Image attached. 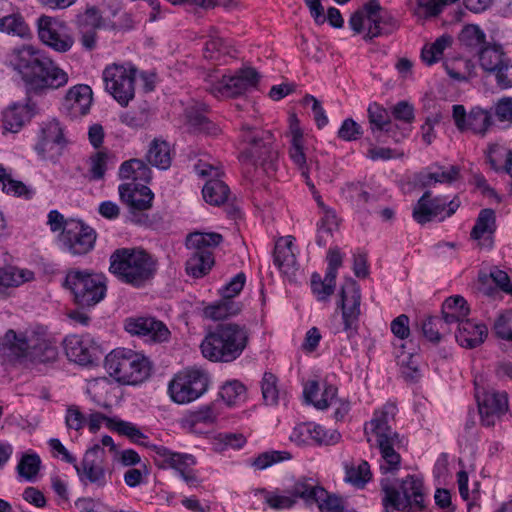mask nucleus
<instances>
[{"label":"nucleus","mask_w":512,"mask_h":512,"mask_svg":"<svg viewBox=\"0 0 512 512\" xmlns=\"http://www.w3.org/2000/svg\"><path fill=\"white\" fill-rule=\"evenodd\" d=\"M259 77L254 68H242L231 75H223L215 82L211 81L208 90L217 98L236 97L255 88Z\"/></svg>","instance_id":"ddd939ff"},{"label":"nucleus","mask_w":512,"mask_h":512,"mask_svg":"<svg viewBox=\"0 0 512 512\" xmlns=\"http://www.w3.org/2000/svg\"><path fill=\"white\" fill-rule=\"evenodd\" d=\"M110 271L122 282L142 287L157 271V263L142 249L120 248L110 257Z\"/></svg>","instance_id":"39448f33"},{"label":"nucleus","mask_w":512,"mask_h":512,"mask_svg":"<svg viewBox=\"0 0 512 512\" xmlns=\"http://www.w3.org/2000/svg\"><path fill=\"white\" fill-rule=\"evenodd\" d=\"M361 292L358 284L348 279L339 292L337 306L341 309L342 328L335 327L334 333L344 332L348 339L357 334L360 316Z\"/></svg>","instance_id":"9b49d317"},{"label":"nucleus","mask_w":512,"mask_h":512,"mask_svg":"<svg viewBox=\"0 0 512 512\" xmlns=\"http://www.w3.org/2000/svg\"><path fill=\"white\" fill-rule=\"evenodd\" d=\"M453 39L450 35L444 34L434 42L423 46L421 50L422 61L431 66L442 59L444 51L452 45Z\"/></svg>","instance_id":"58836bf2"},{"label":"nucleus","mask_w":512,"mask_h":512,"mask_svg":"<svg viewBox=\"0 0 512 512\" xmlns=\"http://www.w3.org/2000/svg\"><path fill=\"white\" fill-rule=\"evenodd\" d=\"M213 265L214 254H198L190 251L186 262V272L195 278H200L206 275Z\"/></svg>","instance_id":"a18cd8bd"},{"label":"nucleus","mask_w":512,"mask_h":512,"mask_svg":"<svg viewBox=\"0 0 512 512\" xmlns=\"http://www.w3.org/2000/svg\"><path fill=\"white\" fill-rule=\"evenodd\" d=\"M460 206V200L455 197L447 202L444 197L431 198V192L426 191L413 208V218L419 224L430 222L433 218L442 215L450 217Z\"/></svg>","instance_id":"6ab92c4d"},{"label":"nucleus","mask_w":512,"mask_h":512,"mask_svg":"<svg viewBox=\"0 0 512 512\" xmlns=\"http://www.w3.org/2000/svg\"><path fill=\"white\" fill-rule=\"evenodd\" d=\"M61 241L73 255H84L94 247L96 233L80 220L69 219L65 222Z\"/></svg>","instance_id":"f3484780"},{"label":"nucleus","mask_w":512,"mask_h":512,"mask_svg":"<svg viewBox=\"0 0 512 512\" xmlns=\"http://www.w3.org/2000/svg\"><path fill=\"white\" fill-rule=\"evenodd\" d=\"M120 199L132 212L144 211L152 207L154 194L144 185L136 183L121 184L118 188Z\"/></svg>","instance_id":"a878e982"},{"label":"nucleus","mask_w":512,"mask_h":512,"mask_svg":"<svg viewBox=\"0 0 512 512\" xmlns=\"http://www.w3.org/2000/svg\"><path fill=\"white\" fill-rule=\"evenodd\" d=\"M223 241L221 234L216 232H193L186 237V247L198 254H214L215 248Z\"/></svg>","instance_id":"2f4dec72"},{"label":"nucleus","mask_w":512,"mask_h":512,"mask_svg":"<svg viewBox=\"0 0 512 512\" xmlns=\"http://www.w3.org/2000/svg\"><path fill=\"white\" fill-rule=\"evenodd\" d=\"M470 308L467 301L460 295L447 298L442 305V317L446 326L450 327L454 324L459 325L467 320Z\"/></svg>","instance_id":"7c9ffc66"},{"label":"nucleus","mask_w":512,"mask_h":512,"mask_svg":"<svg viewBox=\"0 0 512 512\" xmlns=\"http://www.w3.org/2000/svg\"><path fill=\"white\" fill-rule=\"evenodd\" d=\"M37 34L42 44L58 53L70 51L75 43L68 25L58 18L47 15L38 18Z\"/></svg>","instance_id":"f8f14e48"},{"label":"nucleus","mask_w":512,"mask_h":512,"mask_svg":"<svg viewBox=\"0 0 512 512\" xmlns=\"http://www.w3.org/2000/svg\"><path fill=\"white\" fill-rule=\"evenodd\" d=\"M452 118L458 131L470 132L480 137H485L496 126L493 113L480 106L467 112L463 105L455 104L452 106Z\"/></svg>","instance_id":"4468645a"},{"label":"nucleus","mask_w":512,"mask_h":512,"mask_svg":"<svg viewBox=\"0 0 512 512\" xmlns=\"http://www.w3.org/2000/svg\"><path fill=\"white\" fill-rule=\"evenodd\" d=\"M0 354L23 363H50L58 357V349L44 330L16 333L8 330L0 338Z\"/></svg>","instance_id":"f03ea898"},{"label":"nucleus","mask_w":512,"mask_h":512,"mask_svg":"<svg viewBox=\"0 0 512 512\" xmlns=\"http://www.w3.org/2000/svg\"><path fill=\"white\" fill-rule=\"evenodd\" d=\"M460 177V168L456 165L440 166L432 165L428 171L419 175V182L424 187L433 186L436 183L450 184Z\"/></svg>","instance_id":"c85d7f7f"},{"label":"nucleus","mask_w":512,"mask_h":512,"mask_svg":"<svg viewBox=\"0 0 512 512\" xmlns=\"http://www.w3.org/2000/svg\"><path fill=\"white\" fill-rule=\"evenodd\" d=\"M510 155H512V150H509L498 143L490 144L486 152L487 162L495 171L502 169L505 160H507Z\"/></svg>","instance_id":"774afa93"},{"label":"nucleus","mask_w":512,"mask_h":512,"mask_svg":"<svg viewBox=\"0 0 512 512\" xmlns=\"http://www.w3.org/2000/svg\"><path fill=\"white\" fill-rule=\"evenodd\" d=\"M65 139L60 123L53 119L44 123L41 127L35 151L43 160L54 161L62 154Z\"/></svg>","instance_id":"aec40b11"},{"label":"nucleus","mask_w":512,"mask_h":512,"mask_svg":"<svg viewBox=\"0 0 512 512\" xmlns=\"http://www.w3.org/2000/svg\"><path fill=\"white\" fill-rule=\"evenodd\" d=\"M493 114L495 115V123L501 125L502 128H510L512 126V97H502L493 106Z\"/></svg>","instance_id":"0e129e2a"},{"label":"nucleus","mask_w":512,"mask_h":512,"mask_svg":"<svg viewBox=\"0 0 512 512\" xmlns=\"http://www.w3.org/2000/svg\"><path fill=\"white\" fill-rule=\"evenodd\" d=\"M108 154L104 151L92 153L87 159L88 173L86 178L89 181H99L105 176L107 170Z\"/></svg>","instance_id":"864d4df0"},{"label":"nucleus","mask_w":512,"mask_h":512,"mask_svg":"<svg viewBox=\"0 0 512 512\" xmlns=\"http://www.w3.org/2000/svg\"><path fill=\"white\" fill-rule=\"evenodd\" d=\"M337 227L338 218L335 211L325 209L318 225L317 244L325 246L327 244V237L331 236Z\"/></svg>","instance_id":"13d9d810"},{"label":"nucleus","mask_w":512,"mask_h":512,"mask_svg":"<svg viewBox=\"0 0 512 512\" xmlns=\"http://www.w3.org/2000/svg\"><path fill=\"white\" fill-rule=\"evenodd\" d=\"M233 51L226 40L218 34V31L211 27L203 50L204 57L213 61H221L223 57L232 55Z\"/></svg>","instance_id":"f704fd0d"},{"label":"nucleus","mask_w":512,"mask_h":512,"mask_svg":"<svg viewBox=\"0 0 512 512\" xmlns=\"http://www.w3.org/2000/svg\"><path fill=\"white\" fill-rule=\"evenodd\" d=\"M108 428L128 437L138 445L149 446L148 437L134 423L115 418V420H108Z\"/></svg>","instance_id":"37998d69"},{"label":"nucleus","mask_w":512,"mask_h":512,"mask_svg":"<svg viewBox=\"0 0 512 512\" xmlns=\"http://www.w3.org/2000/svg\"><path fill=\"white\" fill-rule=\"evenodd\" d=\"M119 177L121 179L148 182L151 179V170L144 161L140 159H130L121 164Z\"/></svg>","instance_id":"a19ab883"},{"label":"nucleus","mask_w":512,"mask_h":512,"mask_svg":"<svg viewBox=\"0 0 512 512\" xmlns=\"http://www.w3.org/2000/svg\"><path fill=\"white\" fill-rule=\"evenodd\" d=\"M124 327L128 333L143 337L148 342L161 343L170 337L167 326L153 317L128 318Z\"/></svg>","instance_id":"4be33fe9"},{"label":"nucleus","mask_w":512,"mask_h":512,"mask_svg":"<svg viewBox=\"0 0 512 512\" xmlns=\"http://www.w3.org/2000/svg\"><path fill=\"white\" fill-rule=\"evenodd\" d=\"M41 460L37 454H24L17 465L19 476L33 481L40 470Z\"/></svg>","instance_id":"680f3d73"},{"label":"nucleus","mask_w":512,"mask_h":512,"mask_svg":"<svg viewBox=\"0 0 512 512\" xmlns=\"http://www.w3.org/2000/svg\"><path fill=\"white\" fill-rule=\"evenodd\" d=\"M423 335L431 342L438 343L443 336L451 332L440 317L429 316L422 323Z\"/></svg>","instance_id":"3c124183"},{"label":"nucleus","mask_w":512,"mask_h":512,"mask_svg":"<svg viewBox=\"0 0 512 512\" xmlns=\"http://www.w3.org/2000/svg\"><path fill=\"white\" fill-rule=\"evenodd\" d=\"M383 492L382 504L385 512H419L425 508L424 484L416 475H407L401 480L399 488L392 485L388 478L380 482Z\"/></svg>","instance_id":"423d86ee"},{"label":"nucleus","mask_w":512,"mask_h":512,"mask_svg":"<svg viewBox=\"0 0 512 512\" xmlns=\"http://www.w3.org/2000/svg\"><path fill=\"white\" fill-rule=\"evenodd\" d=\"M295 238L293 236L280 237L275 244L274 264L288 278L296 276L298 263L296 259Z\"/></svg>","instance_id":"393cba45"},{"label":"nucleus","mask_w":512,"mask_h":512,"mask_svg":"<svg viewBox=\"0 0 512 512\" xmlns=\"http://www.w3.org/2000/svg\"><path fill=\"white\" fill-rule=\"evenodd\" d=\"M105 369L117 382L137 385L150 376L151 364L138 352L117 348L105 357Z\"/></svg>","instance_id":"0eeeda50"},{"label":"nucleus","mask_w":512,"mask_h":512,"mask_svg":"<svg viewBox=\"0 0 512 512\" xmlns=\"http://www.w3.org/2000/svg\"><path fill=\"white\" fill-rule=\"evenodd\" d=\"M249 341L250 332L245 325L229 322L208 332L200 348L202 355L212 362L231 363L243 354Z\"/></svg>","instance_id":"20e7f679"},{"label":"nucleus","mask_w":512,"mask_h":512,"mask_svg":"<svg viewBox=\"0 0 512 512\" xmlns=\"http://www.w3.org/2000/svg\"><path fill=\"white\" fill-rule=\"evenodd\" d=\"M478 278L479 281L483 284L487 282L488 278H491L501 291L512 295V283L510 277L505 271L499 269L498 267H493L490 270L489 275L486 273H480Z\"/></svg>","instance_id":"338daca9"},{"label":"nucleus","mask_w":512,"mask_h":512,"mask_svg":"<svg viewBox=\"0 0 512 512\" xmlns=\"http://www.w3.org/2000/svg\"><path fill=\"white\" fill-rule=\"evenodd\" d=\"M210 375L199 367H190L176 373L168 385L173 402L188 404L200 398L209 388Z\"/></svg>","instance_id":"1a4fd4ad"},{"label":"nucleus","mask_w":512,"mask_h":512,"mask_svg":"<svg viewBox=\"0 0 512 512\" xmlns=\"http://www.w3.org/2000/svg\"><path fill=\"white\" fill-rule=\"evenodd\" d=\"M447 74L458 81L467 80L473 73L474 65L464 58H453L444 62Z\"/></svg>","instance_id":"603ef678"},{"label":"nucleus","mask_w":512,"mask_h":512,"mask_svg":"<svg viewBox=\"0 0 512 512\" xmlns=\"http://www.w3.org/2000/svg\"><path fill=\"white\" fill-rule=\"evenodd\" d=\"M495 230V212L492 209H482L471 231V238L481 239L486 233L492 234Z\"/></svg>","instance_id":"6e6d98bb"},{"label":"nucleus","mask_w":512,"mask_h":512,"mask_svg":"<svg viewBox=\"0 0 512 512\" xmlns=\"http://www.w3.org/2000/svg\"><path fill=\"white\" fill-rule=\"evenodd\" d=\"M368 118L376 140L380 141V133L382 131H388L386 127L390 124L388 111L378 103H371L368 107Z\"/></svg>","instance_id":"8fccbe9b"},{"label":"nucleus","mask_w":512,"mask_h":512,"mask_svg":"<svg viewBox=\"0 0 512 512\" xmlns=\"http://www.w3.org/2000/svg\"><path fill=\"white\" fill-rule=\"evenodd\" d=\"M258 493L263 496L264 502L274 510L290 509L296 504L295 497H293L290 489L286 491L279 489L269 491L262 488L258 490Z\"/></svg>","instance_id":"79ce46f5"},{"label":"nucleus","mask_w":512,"mask_h":512,"mask_svg":"<svg viewBox=\"0 0 512 512\" xmlns=\"http://www.w3.org/2000/svg\"><path fill=\"white\" fill-rule=\"evenodd\" d=\"M246 389L242 383L237 380L227 382L220 390L222 400L228 405L233 406L245 399Z\"/></svg>","instance_id":"e2e57ef3"},{"label":"nucleus","mask_w":512,"mask_h":512,"mask_svg":"<svg viewBox=\"0 0 512 512\" xmlns=\"http://www.w3.org/2000/svg\"><path fill=\"white\" fill-rule=\"evenodd\" d=\"M73 464L83 483L89 482L98 487L106 485L105 451L99 444L86 451L80 464Z\"/></svg>","instance_id":"a211bd4d"},{"label":"nucleus","mask_w":512,"mask_h":512,"mask_svg":"<svg viewBox=\"0 0 512 512\" xmlns=\"http://www.w3.org/2000/svg\"><path fill=\"white\" fill-rule=\"evenodd\" d=\"M365 11L368 13V31L364 35L365 39L387 35L397 29V20L380 6L378 0H370L365 4Z\"/></svg>","instance_id":"b1692460"},{"label":"nucleus","mask_w":512,"mask_h":512,"mask_svg":"<svg viewBox=\"0 0 512 512\" xmlns=\"http://www.w3.org/2000/svg\"><path fill=\"white\" fill-rule=\"evenodd\" d=\"M241 137L249 144V147L241 153L242 161L257 165L273 158L275 152L272 149L273 135L270 131L259 130L245 124L242 126Z\"/></svg>","instance_id":"2eb2a0df"},{"label":"nucleus","mask_w":512,"mask_h":512,"mask_svg":"<svg viewBox=\"0 0 512 512\" xmlns=\"http://www.w3.org/2000/svg\"><path fill=\"white\" fill-rule=\"evenodd\" d=\"M149 447L155 452L156 461L159 462L162 468L175 470L189 486L198 485L199 478L194 470L196 458L193 455L173 452L162 445H151Z\"/></svg>","instance_id":"dca6fc26"},{"label":"nucleus","mask_w":512,"mask_h":512,"mask_svg":"<svg viewBox=\"0 0 512 512\" xmlns=\"http://www.w3.org/2000/svg\"><path fill=\"white\" fill-rule=\"evenodd\" d=\"M64 345L69 360L80 365H88L93 362L94 348L89 341L73 335L65 339Z\"/></svg>","instance_id":"c756f323"},{"label":"nucleus","mask_w":512,"mask_h":512,"mask_svg":"<svg viewBox=\"0 0 512 512\" xmlns=\"http://www.w3.org/2000/svg\"><path fill=\"white\" fill-rule=\"evenodd\" d=\"M459 40L465 47L479 51L485 43V34L477 25H467L462 29Z\"/></svg>","instance_id":"052dcab7"},{"label":"nucleus","mask_w":512,"mask_h":512,"mask_svg":"<svg viewBox=\"0 0 512 512\" xmlns=\"http://www.w3.org/2000/svg\"><path fill=\"white\" fill-rule=\"evenodd\" d=\"M91 104L92 91L88 85H75L68 90L65 96V106L73 116L86 115Z\"/></svg>","instance_id":"bb28decb"},{"label":"nucleus","mask_w":512,"mask_h":512,"mask_svg":"<svg viewBox=\"0 0 512 512\" xmlns=\"http://www.w3.org/2000/svg\"><path fill=\"white\" fill-rule=\"evenodd\" d=\"M186 126L192 133H204L206 135H217L219 127L211 122L202 112L194 108L186 110Z\"/></svg>","instance_id":"4c0bfd02"},{"label":"nucleus","mask_w":512,"mask_h":512,"mask_svg":"<svg viewBox=\"0 0 512 512\" xmlns=\"http://www.w3.org/2000/svg\"><path fill=\"white\" fill-rule=\"evenodd\" d=\"M0 33L17 36L22 39H28L32 35L29 25L19 12L0 17Z\"/></svg>","instance_id":"c9c22d12"},{"label":"nucleus","mask_w":512,"mask_h":512,"mask_svg":"<svg viewBox=\"0 0 512 512\" xmlns=\"http://www.w3.org/2000/svg\"><path fill=\"white\" fill-rule=\"evenodd\" d=\"M7 63L34 90L58 89L68 83V74L33 45L14 47Z\"/></svg>","instance_id":"f257e3e1"},{"label":"nucleus","mask_w":512,"mask_h":512,"mask_svg":"<svg viewBox=\"0 0 512 512\" xmlns=\"http://www.w3.org/2000/svg\"><path fill=\"white\" fill-rule=\"evenodd\" d=\"M457 332L455 335L456 341L460 346L465 348H474L487 337V327L483 324L476 323L470 319L461 322L457 325Z\"/></svg>","instance_id":"cd10ccee"},{"label":"nucleus","mask_w":512,"mask_h":512,"mask_svg":"<svg viewBox=\"0 0 512 512\" xmlns=\"http://www.w3.org/2000/svg\"><path fill=\"white\" fill-rule=\"evenodd\" d=\"M371 479L370 465L361 461L358 465H346L345 480L354 486L363 487Z\"/></svg>","instance_id":"bf43d9fd"},{"label":"nucleus","mask_w":512,"mask_h":512,"mask_svg":"<svg viewBox=\"0 0 512 512\" xmlns=\"http://www.w3.org/2000/svg\"><path fill=\"white\" fill-rule=\"evenodd\" d=\"M0 183L2 184V190L7 194L24 196L26 198H31L33 195L32 190H30L24 183L12 179L2 165H0Z\"/></svg>","instance_id":"4d7b16f0"},{"label":"nucleus","mask_w":512,"mask_h":512,"mask_svg":"<svg viewBox=\"0 0 512 512\" xmlns=\"http://www.w3.org/2000/svg\"><path fill=\"white\" fill-rule=\"evenodd\" d=\"M396 413V406L386 404L379 411H376L373 418L366 423L365 432L368 441L375 438L381 454L380 470L383 474L395 473L401 467V456L399 449L402 441L399 435L392 429V423Z\"/></svg>","instance_id":"7ed1b4c3"},{"label":"nucleus","mask_w":512,"mask_h":512,"mask_svg":"<svg viewBox=\"0 0 512 512\" xmlns=\"http://www.w3.org/2000/svg\"><path fill=\"white\" fill-rule=\"evenodd\" d=\"M137 69L131 63H112L102 72L105 91L122 107H126L135 97Z\"/></svg>","instance_id":"9d476101"},{"label":"nucleus","mask_w":512,"mask_h":512,"mask_svg":"<svg viewBox=\"0 0 512 512\" xmlns=\"http://www.w3.org/2000/svg\"><path fill=\"white\" fill-rule=\"evenodd\" d=\"M31 118L28 105L13 104L3 112V129L6 132L17 133Z\"/></svg>","instance_id":"473e14b6"},{"label":"nucleus","mask_w":512,"mask_h":512,"mask_svg":"<svg viewBox=\"0 0 512 512\" xmlns=\"http://www.w3.org/2000/svg\"><path fill=\"white\" fill-rule=\"evenodd\" d=\"M295 500L302 499L307 505L315 504L317 498L325 495L324 488L312 478L301 477L290 489Z\"/></svg>","instance_id":"72a5a7b5"},{"label":"nucleus","mask_w":512,"mask_h":512,"mask_svg":"<svg viewBox=\"0 0 512 512\" xmlns=\"http://www.w3.org/2000/svg\"><path fill=\"white\" fill-rule=\"evenodd\" d=\"M481 422L484 426H494L508 411V395L506 392L487 391L481 396L476 395Z\"/></svg>","instance_id":"5701e85b"},{"label":"nucleus","mask_w":512,"mask_h":512,"mask_svg":"<svg viewBox=\"0 0 512 512\" xmlns=\"http://www.w3.org/2000/svg\"><path fill=\"white\" fill-rule=\"evenodd\" d=\"M229 187L218 179H209L202 189L204 200L215 206L225 203L228 199Z\"/></svg>","instance_id":"c03bdc74"},{"label":"nucleus","mask_w":512,"mask_h":512,"mask_svg":"<svg viewBox=\"0 0 512 512\" xmlns=\"http://www.w3.org/2000/svg\"><path fill=\"white\" fill-rule=\"evenodd\" d=\"M240 311L241 305L238 302L222 297L221 300L206 306L203 315L212 321H221L237 315Z\"/></svg>","instance_id":"e433bc0d"},{"label":"nucleus","mask_w":512,"mask_h":512,"mask_svg":"<svg viewBox=\"0 0 512 512\" xmlns=\"http://www.w3.org/2000/svg\"><path fill=\"white\" fill-rule=\"evenodd\" d=\"M410 9L419 19L437 17L444 10L439 0H411Z\"/></svg>","instance_id":"5fc2aeb1"},{"label":"nucleus","mask_w":512,"mask_h":512,"mask_svg":"<svg viewBox=\"0 0 512 512\" xmlns=\"http://www.w3.org/2000/svg\"><path fill=\"white\" fill-rule=\"evenodd\" d=\"M336 278L327 273H325L324 278L317 272L311 275V290L318 301H327L334 293Z\"/></svg>","instance_id":"de8ad7c7"},{"label":"nucleus","mask_w":512,"mask_h":512,"mask_svg":"<svg viewBox=\"0 0 512 512\" xmlns=\"http://www.w3.org/2000/svg\"><path fill=\"white\" fill-rule=\"evenodd\" d=\"M34 279V273L27 269L8 266L0 269V286L17 287Z\"/></svg>","instance_id":"09e8293b"},{"label":"nucleus","mask_w":512,"mask_h":512,"mask_svg":"<svg viewBox=\"0 0 512 512\" xmlns=\"http://www.w3.org/2000/svg\"><path fill=\"white\" fill-rule=\"evenodd\" d=\"M147 160L149 163L159 169L166 170L171 165V154L169 144L160 139H155L151 142Z\"/></svg>","instance_id":"ea45409f"},{"label":"nucleus","mask_w":512,"mask_h":512,"mask_svg":"<svg viewBox=\"0 0 512 512\" xmlns=\"http://www.w3.org/2000/svg\"><path fill=\"white\" fill-rule=\"evenodd\" d=\"M64 287L71 291L74 301L81 307H93L106 295V283L101 274L72 269L67 272Z\"/></svg>","instance_id":"6e6552de"},{"label":"nucleus","mask_w":512,"mask_h":512,"mask_svg":"<svg viewBox=\"0 0 512 512\" xmlns=\"http://www.w3.org/2000/svg\"><path fill=\"white\" fill-rule=\"evenodd\" d=\"M480 66L486 72L492 73L503 61L506 59V55L503 52L501 46L488 45L483 46L478 51Z\"/></svg>","instance_id":"49530a36"},{"label":"nucleus","mask_w":512,"mask_h":512,"mask_svg":"<svg viewBox=\"0 0 512 512\" xmlns=\"http://www.w3.org/2000/svg\"><path fill=\"white\" fill-rule=\"evenodd\" d=\"M289 135L291 137L289 156L293 163L297 166L301 176L305 179L307 186L310 189H314L315 186L310 180L309 174L313 167L318 169L319 165L318 162L314 163L312 160H310L308 163L306 160V155L304 152L303 132L300 128L299 121L296 116L290 117Z\"/></svg>","instance_id":"412c9836"},{"label":"nucleus","mask_w":512,"mask_h":512,"mask_svg":"<svg viewBox=\"0 0 512 512\" xmlns=\"http://www.w3.org/2000/svg\"><path fill=\"white\" fill-rule=\"evenodd\" d=\"M292 455L288 451H266L260 453L252 462V466L258 470L266 469L276 463L290 460Z\"/></svg>","instance_id":"69168bd1"}]
</instances>
